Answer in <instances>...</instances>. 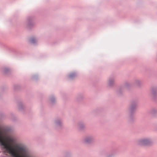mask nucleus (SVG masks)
<instances>
[{
    "instance_id": "20e7f679",
    "label": "nucleus",
    "mask_w": 157,
    "mask_h": 157,
    "mask_svg": "<svg viewBox=\"0 0 157 157\" xmlns=\"http://www.w3.org/2000/svg\"><path fill=\"white\" fill-rule=\"evenodd\" d=\"M75 76V74H71L70 75V78H71L73 76Z\"/></svg>"
},
{
    "instance_id": "f257e3e1",
    "label": "nucleus",
    "mask_w": 157,
    "mask_h": 157,
    "mask_svg": "<svg viewBox=\"0 0 157 157\" xmlns=\"http://www.w3.org/2000/svg\"><path fill=\"white\" fill-rule=\"evenodd\" d=\"M137 144L141 146H150L153 144V141L150 138H143L138 140Z\"/></svg>"
},
{
    "instance_id": "7ed1b4c3",
    "label": "nucleus",
    "mask_w": 157,
    "mask_h": 157,
    "mask_svg": "<svg viewBox=\"0 0 157 157\" xmlns=\"http://www.w3.org/2000/svg\"><path fill=\"white\" fill-rule=\"evenodd\" d=\"M30 41L32 43H34L35 42V39L33 38L31 39L30 40Z\"/></svg>"
},
{
    "instance_id": "f03ea898",
    "label": "nucleus",
    "mask_w": 157,
    "mask_h": 157,
    "mask_svg": "<svg viewBox=\"0 0 157 157\" xmlns=\"http://www.w3.org/2000/svg\"><path fill=\"white\" fill-rule=\"evenodd\" d=\"M94 141V138L90 136H87L83 140V142L85 144H90Z\"/></svg>"
},
{
    "instance_id": "39448f33",
    "label": "nucleus",
    "mask_w": 157,
    "mask_h": 157,
    "mask_svg": "<svg viewBox=\"0 0 157 157\" xmlns=\"http://www.w3.org/2000/svg\"><path fill=\"white\" fill-rule=\"evenodd\" d=\"M107 157H111V156L110 155H109V156H107Z\"/></svg>"
}]
</instances>
